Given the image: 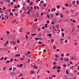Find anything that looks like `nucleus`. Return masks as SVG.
I'll use <instances>...</instances> for the list:
<instances>
[{
  "label": "nucleus",
  "instance_id": "nucleus-1",
  "mask_svg": "<svg viewBox=\"0 0 79 79\" xmlns=\"http://www.w3.org/2000/svg\"><path fill=\"white\" fill-rule=\"evenodd\" d=\"M75 3H76V1H73L72 2V5H73L74 6V4H75Z\"/></svg>",
  "mask_w": 79,
  "mask_h": 79
},
{
  "label": "nucleus",
  "instance_id": "nucleus-2",
  "mask_svg": "<svg viewBox=\"0 0 79 79\" xmlns=\"http://www.w3.org/2000/svg\"><path fill=\"white\" fill-rule=\"evenodd\" d=\"M33 28L34 29H37V27H36V26H35V25H33Z\"/></svg>",
  "mask_w": 79,
  "mask_h": 79
},
{
  "label": "nucleus",
  "instance_id": "nucleus-3",
  "mask_svg": "<svg viewBox=\"0 0 79 79\" xmlns=\"http://www.w3.org/2000/svg\"><path fill=\"white\" fill-rule=\"evenodd\" d=\"M33 73H34V71L31 70L30 72V73L31 74H33Z\"/></svg>",
  "mask_w": 79,
  "mask_h": 79
},
{
  "label": "nucleus",
  "instance_id": "nucleus-4",
  "mask_svg": "<svg viewBox=\"0 0 79 79\" xmlns=\"http://www.w3.org/2000/svg\"><path fill=\"white\" fill-rule=\"evenodd\" d=\"M53 32H55L56 31V30H55V27H54V26L53 27Z\"/></svg>",
  "mask_w": 79,
  "mask_h": 79
},
{
  "label": "nucleus",
  "instance_id": "nucleus-5",
  "mask_svg": "<svg viewBox=\"0 0 79 79\" xmlns=\"http://www.w3.org/2000/svg\"><path fill=\"white\" fill-rule=\"evenodd\" d=\"M15 72H12L11 73V75H15Z\"/></svg>",
  "mask_w": 79,
  "mask_h": 79
},
{
  "label": "nucleus",
  "instance_id": "nucleus-6",
  "mask_svg": "<svg viewBox=\"0 0 79 79\" xmlns=\"http://www.w3.org/2000/svg\"><path fill=\"white\" fill-rule=\"evenodd\" d=\"M50 16L51 18L54 17V15H53V14H51L50 15Z\"/></svg>",
  "mask_w": 79,
  "mask_h": 79
},
{
  "label": "nucleus",
  "instance_id": "nucleus-7",
  "mask_svg": "<svg viewBox=\"0 0 79 79\" xmlns=\"http://www.w3.org/2000/svg\"><path fill=\"white\" fill-rule=\"evenodd\" d=\"M6 2L7 3H10V0H6Z\"/></svg>",
  "mask_w": 79,
  "mask_h": 79
},
{
  "label": "nucleus",
  "instance_id": "nucleus-8",
  "mask_svg": "<svg viewBox=\"0 0 79 79\" xmlns=\"http://www.w3.org/2000/svg\"><path fill=\"white\" fill-rule=\"evenodd\" d=\"M11 43L13 44H16V42H15L11 41Z\"/></svg>",
  "mask_w": 79,
  "mask_h": 79
},
{
  "label": "nucleus",
  "instance_id": "nucleus-9",
  "mask_svg": "<svg viewBox=\"0 0 79 79\" xmlns=\"http://www.w3.org/2000/svg\"><path fill=\"white\" fill-rule=\"evenodd\" d=\"M66 73L67 74H68L69 73V72H68V70H66Z\"/></svg>",
  "mask_w": 79,
  "mask_h": 79
},
{
  "label": "nucleus",
  "instance_id": "nucleus-10",
  "mask_svg": "<svg viewBox=\"0 0 79 79\" xmlns=\"http://www.w3.org/2000/svg\"><path fill=\"white\" fill-rule=\"evenodd\" d=\"M31 35H33V36H34V35H37V34H31Z\"/></svg>",
  "mask_w": 79,
  "mask_h": 79
},
{
  "label": "nucleus",
  "instance_id": "nucleus-11",
  "mask_svg": "<svg viewBox=\"0 0 79 79\" xmlns=\"http://www.w3.org/2000/svg\"><path fill=\"white\" fill-rule=\"evenodd\" d=\"M38 44H42V42H41L40 41H39Z\"/></svg>",
  "mask_w": 79,
  "mask_h": 79
},
{
  "label": "nucleus",
  "instance_id": "nucleus-12",
  "mask_svg": "<svg viewBox=\"0 0 79 79\" xmlns=\"http://www.w3.org/2000/svg\"><path fill=\"white\" fill-rule=\"evenodd\" d=\"M64 60L65 62H67V60L65 59H64Z\"/></svg>",
  "mask_w": 79,
  "mask_h": 79
},
{
  "label": "nucleus",
  "instance_id": "nucleus-13",
  "mask_svg": "<svg viewBox=\"0 0 79 79\" xmlns=\"http://www.w3.org/2000/svg\"><path fill=\"white\" fill-rule=\"evenodd\" d=\"M60 5H58V6H56V7L57 8L59 9L60 8Z\"/></svg>",
  "mask_w": 79,
  "mask_h": 79
},
{
  "label": "nucleus",
  "instance_id": "nucleus-14",
  "mask_svg": "<svg viewBox=\"0 0 79 79\" xmlns=\"http://www.w3.org/2000/svg\"><path fill=\"white\" fill-rule=\"evenodd\" d=\"M73 59L74 60H76V58L75 57H74V56H73Z\"/></svg>",
  "mask_w": 79,
  "mask_h": 79
},
{
  "label": "nucleus",
  "instance_id": "nucleus-15",
  "mask_svg": "<svg viewBox=\"0 0 79 79\" xmlns=\"http://www.w3.org/2000/svg\"><path fill=\"white\" fill-rule=\"evenodd\" d=\"M47 25H48V24H46L45 25V27H47Z\"/></svg>",
  "mask_w": 79,
  "mask_h": 79
},
{
  "label": "nucleus",
  "instance_id": "nucleus-16",
  "mask_svg": "<svg viewBox=\"0 0 79 79\" xmlns=\"http://www.w3.org/2000/svg\"><path fill=\"white\" fill-rule=\"evenodd\" d=\"M10 16H12V15H13V13L10 12Z\"/></svg>",
  "mask_w": 79,
  "mask_h": 79
},
{
  "label": "nucleus",
  "instance_id": "nucleus-17",
  "mask_svg": "<svg viewBox=\"0 0 79 79\" xmlns=\"http://www.w3.org/2000/svg\"><path fill=\"white\" fill-rule=\"evenodd\" d=\"M10 60H7L6 62V63H10Z\"/></svg>",
  "mask_w": 79,
  "mask_h": 79
},
{
  "label": "nucleus",
  "instance_id": "nucleus-18",
  "mask_svg": "<svg viewBox=\"0 0 79 79\" xmlns=\"http://www.w3.org/2000/svg\"><path fill=\"white\" fill-rule=\"evenodd\" d=\"M60 60L61 61H63V58H61Z\"/></svg>",
  "mask_w": 79,
  "mask_h": 79
},
{
  "label": "nucleus",
  "instance_id": "nucleus-19",
  "mask_svg": "<svg viewBox=\"0 0 79 79\" xmlns=\"http://www.w3.org/2000/svg\"><path fill=\"white\" fill-rule=\"evenodd\" d=\"M60 18H63V16L62 15V14H60Z\"/></svg>",
  "mask_w": 79,
  "mask_h": 79
},
{
  "label": "nucleus",
  "instance_id": "nucleus-20",
  "mask_svg": "<svg viewBox=\"0 0 79 79\" xmlns=\"http://www.w3.org/2000/svg\"><path fill=\"white\" fill-rule=\"evenodd\" d=\"M62 36L63 37H64V33H62Z\"/></svg>",
  "mask_w": 79,
  "mask_h": 79
},
{
  "label": "nucleus",
  "instance_id": "nucleus-21",
  "mask_svg": "<svg viewBox=\"0 0 79 79\" xmlns=\"http://www.w3.org/2000/svg\"><path fill=\"white\" fill-rule=\"evenodd\" d=\"M17 43H20V42H19V40H18L17 41Z\"/></svg>",
  "mask_w": 79,
  "mask_h": 79
},
{
  "label": "nucleus",
  "instance_id": "nucleus-22",
  "mask_svg": "<svg viewBox=\"0 0 79 79\" xmlns=\"http://www.w3.org/2000/svg\"><path fill=\"white\" fill-rule=\"evenodd\" d=\"M51 23L52 24H53V25H55V23H54V22H52Z\"/></svg>",
  "mask_w": 79,
  "mask_h": 79
},
{
  "label": "nucleus",
  "instance_id": "nucleus-23",
  "mask_svg": "<svg viewBox=\"0 0 79 79\" xmlns=\"http://www.w3.org/2000/svg\"><path fill=\"white\" fill-rule=\"evenodd\" d=\"M25 37H26V39H28V37H27V35H25Z\"/></svg>",
  "mask_w": 79,
  "mask_h": 79
},
{
  "label": "nucleus",
  "instance_id": "nucleus-24",
  "mask_svg": "<svg viewBox=\"0 0 79 79\" xmlns=\"http://www.w3.org/2000/svg\"><path fill=\"white\" fill-rule=\"evenodd\" d=\"M27 2L28 3H30V0H27Z\"/></svg>",
  "mask_w": 79,
  "mask_h": 79
},
{
  "label": "nucleus",
  "instance_id": "nucleus-25",
  "mask_svg": "<svg viewBox=\"0 0 79 79\" xmlns=\"http://www.w3.org/2000/svg\"><path fill=\"white\" fill-rule=\"evenodd\" d=\"M57 69H61V67H58L57 68Z\"/></svg>",
  "mask_w": 79,
  "mask_h": 79
},
{
  "label": "nucleus",
  "instance_id": "nucleus-26",
  "mask_svg": "<svg viewBox=\"0 0 79 79\" xmlns=\"http://www.w3.org/2000/svg\"><path fill=\"white\" fill-rule=\"evenodd\" d=\"M66 60L67 61H69V58H66Z\"/></svg>",
  "mask_w": 79,
  "mask_h": 79
},
{
  "label": "nucleus",
  "instance_id": "nucleus-27",
  "mask_svg": "<svg viewBox=\"0 0 79 79\" xmlns=\"http://www.w3.org/2000/svg\"><path fill=\"white\" fill-rule=\"evenodd\" d=\"M78 1H77V5H79V3H78Z\"/></svg>",
  "mask_w": 79,
  "mask_h": 79
},
{
  "label": "nucleus",
  "instance_id": "nucleus-28",
  "mask_svg": "<svg viewBox=\"0 0 79 79\" xmlns=\"http://www.w3.org/2000/svg\"><path fill=\"white\" fill-rule=\"evenodd\" d=\"M42 29H45V27H44V26L43 27H42Z\"/></svg>",
  "mask_w": 79,
  "mask_h": 79
},
{
  "label": "nucleus",
  "instance_id": "nucleus-29",
  "mask_svg": "<svg viewBox=\"0 0 79 79\" xmlns=\"http://www.w3.org/2000/svg\"><path fill=\"white\" fill-rule=\"evenodd\" d=\"M23 64H20V67H22V66H23Z\"/></svg>",
  "mask_w": 79,
  "mask_h": 79
},
{
  "label": "nucleus",
  "instance_id": "nucleus-30",
  "mask_svg": "<svg viewBox=\"0 0 79 79\" xmlns=\"http://www.w3.org/2000/svg\"><path fill=\"white\" fill-rule=\"evenodd\" d=\"M52 77H56V75H53Z\"/></svg>",
  "mask_w": 79,
  "mask_h": 79
},
{
  "label": "nucleus",
  "instance_id": "nucleus-31",
  "mask_svg": "<svg viewBox=\"0 0 79 79\" xmlns=\"http://www.w3.org/2000/svg\"><path fill=\"white\" fill-rule=\"evenodd\" d=\"M47 23L48 24H49V23H50L49 21L48 20L47 21Z\"/></svg>",
  "mask_w": 79,
  "mask_h": 79
},
{
  "label": "nucleus",
  "instance_id": "nucleus-32",
  "mask_svg": "<svg viewBox=\"0 0 79 79\" xmlns=\"http://www.w3.org/2000/svg\"><path fill=\"white\" fill-rule=\"evenodd\" d=\"M20 60H23L24 58H20Z\"/></svg>",
  "mask_w": 79,
  "mask_h": 79
},
{
  "label": "nucleus",
  "instance_id": "nucleus-33",
  "mask_svg": "<svg viewBox=\"0 0 79 79\" xmlns=\"http://www.w3.org/2000/svg\"><path fill=\"white\" fill-rule=\"evenodd\" d=\"M70 11L71 12H72V13H73V12H74V10H70Z\"/></svg>",
  "mask_w": 79,
  "mask_h": 79
},
{
  "label": "nucleus",
  "instance_id": "nucleus-34",
  "mask_svg": "<svg viewBox=\"0 0 79 79\" xmlns=\"http://www.w3.org/2000/svg\"><path fill=\"white\" fill-rule=\"evenodd\" d=\"M6 33L7 34H9L10 33V32L9 31H6Z\"/></svg>",
  "mask_w": 79,
  "mask_h": 79
},
{
  "label": "nucleus",
  "instance_id": "nucleus-35",
  "mask_svg": "<svg viewBox=\"0 0 79 79\" xmlns=\"http://www.w3.org/2000/svg\"><path fill=\"white\" fill-rule=\"evenodd\" d=\"M27 14H30V12L27 11Z\"/></svg>",
  "mask_w": 79,
  "mask_h": 79
},
{
  "label": "nucleus",
  "instance_id": "nucleus-36",
  "mask_svg": "<svg viewBox=\"0 0 79 79\" xmlns=\"http://www.w3.org/2000/svg\"><path fill=\"white\" fill-rule=\"evenodd\" d=\"M55 68H56V66H55L54 67H53V69H56Z\"/></svg>",
  "mask_w": 79,
  "mask_h": 79
},
{
  "label": "nucleus",
  "instance_id": "nucleus-37",
  "mask_svg": "<svg viewBox=\"0 0 79 79\" xmlns=\"http://www.w3.org/2000/svg\"><path fill=\"white\" fill-rule=\"evenodd\" d=\"M59 15V13H56V16H58V15Z\"/></svg>",
  "mask_w": 79,
  "mask_h": 79
},
{
  "label": "nucleus",
  "instance_id": "nucleus-38",
  "mask_svg": "<svg viewBox=\"0 0 79 79\" xmlns=\"http://www.w3.org/2000/svg\"><path fill=\"white\" fill-rule=\"evenodd\" d=\"M23 75V74H21L19 75V77H21V76H22Z\"/></svg>",
  "mask_w": 79,
  "mask_h": 79
},
{
  "label": "nucleus",
  "instance_id": "nucleus-39",
  "mask_svg": "<svg viewBox=\"0 0 79 79\" xmlns=\"http://www.w3.org/2000/svg\"><path fill=\"white\" fill-rule=\"evenodd\" d=\"M64 56V54H61V56Z\"/></svg>",
  "mask_w": 79,
  "mask_h": 79
},
{
  "label": "nucleus",
  "instance_id": "nucleus-40",
  "mask_svg": "<svg viewBox=\"0 0 79 79\" xmlns=\"http://www.w3.org/2000/svg\"><path fill=\"white\" fill-rule=\"evenodd\" d=\"M8 43H9V42L8 41V40H7L6 42V44H8Z\"/></svg>",
  "mask_w": 79,
  "mask_h": 79
},
{
  "label": "nucleus",
  "instance_id": "nucleus-41",
  "mask_svg": "<svg viewBox=\"0 0 79 79\" xmlns=\"http://www.w3.org/2000/svg\"><path fill=\"white\" fill-rule=\"evenodd\" d=\"M31 53V52L30 51H29L27 52V54H30Z\"/></svg>",
  "mask_w": 79,
  "mask_h": 79
},
{
  "label": "nucleus",
  "instance_id": "nucleus-42",
  "mask_svg": "<svg viewBox=\"0 0 79 79\" xmlns=\"http://www.w3.org/2000/svg\"><path fill=\"white\" fill-rule=\"evenodd\" d=\"M42 3H44V2L42 1H41L40 2V3H42Z\"/></svg>",
  "mask_w": 79,
  "mask_h": 79
},
{
  "label": "nucleus",
  "instance_id": "nucleus-43",
  "mask_svg": "<svg viewBox=\"0 0 79 79\" xmlns=\"http://www.w3.org/2000/svg\"><path fill=\"white\" fill-rule=\"evenodd\" d=\"M35 22H36V21H37V19H35Z\"/></svg>",
  "mask_w": 79,
  "mask_h": 79
},
{
  "label": "nucleus",
  "instance_id": "nucleus-44",
  "mask_svg": "<svg viewBox=\"0 0 79 79\" xmlns=\"http://www.w3.org/2000/svg\"><path fill=\"white\" fill-rule=\"evenodd\" d=\"M9 70L10 71H11V70H12V68H10L9 69Z\"/></svg>",
  "mask_w": 79,
  "mask_h": 79
},
{
  "label": "nucleus",
  "instance_id": "nucleus-45",
  "mask_svg": "<svg viewBox=\"0 0 79 79\" xmlns=\"http://www.w3.org/2000/svg\"><path fill=\"white\" fill-rule=\"evenodd\" d=\"M63 66H64V68H65V67H66V65H65V64H64L63 65Z\"/></svg>",
  "mask_w": 79,
  "mask_h": 79
},
{
  "label": "nucleus",
  "instance_id": "nucleus-46",
  "mask_svg": "<svg viewBox=\"0 0 79 79\" xmlns=\"http://www.w3.org/2000/svg\"><path fill=\"white\" fill-rule=\"evenodd\" d=\"M57 72L58 73L60 72V70H57Z\"/></svg>",
  "mask_w": 79,
  "mask_h": 79
},
{
  "label": "nucleus",
  "instance_id": "nucleus-47",
  "mask_svg": "<svg viewBox=\"0 0 79 79\" xmlns=\"http://www.w3.org/2000/svg\"><path fill=\"white\" fill-rule=\"evenodd\" d=\"M55 47H56V46H55V45H54L53 47V48H54V49H55Z\"/></svg>",
  "mask_w": 79,
  "mask_h": 79
},
{
  "label": "nucleus",
  "instance_id": "nucleus-48",
  "mask_svg": "<svg viewBox=\"0 0 79 79\" xmlns=\"http://www.w3.org/2000/svg\"><path fill=\"white\" fill-rule=\"evenodd\" d=\"M3 60V57H2L0 59V60Z\"/></svg>",
  "mask_w": 79,
  "mask_h": 79
},
{
  "label": "nucleus",
  "instance_id": "nucleus-49",
  "mask_svg": "<svg viewBox=\"0 0 79 79\" xmlns=\"http://www.w3.org/2000/svg\"><path fill=\"white\" fill-rule=\"evenodd\" d=\"M7 59V57H5L4 58V60H6Z\"/></svg>",
  "mask_w": 79,
  "mask_h": 79
},
{
  "label": "nucleus",
  "instance_id": "nucleus-50",
  "mask_svg": "<svg viewBox=\"0 0 79 79\" xmlns=\"http://www.w3.org/2000/svg\"><path fill=\"white\" fill-rule=\"evenodd\" d=\"M32 4H33V2H31V3H30V5H32Z\"/></svg>",
  "mask_w": 79,
  "mask_h": 79
},
{
  "label": "nucleus",
  "instance_id": "nucleus-51",
  "mask_svg": "<svg viewBox=\"0 0 79 79\" xmlns=\"http://www.w3.org/2000/svg\"><path fill=\"white\" fill-rule=\"evenodd\" d=\"M47 17H48V19H50V16H49V15H48L47 16Z\"/></svg>",
  "mask_w": 79,
  "mask_h": 79
},
{
  "label": "nucleus",
  "instance_id": "nucleus-52",
  "mask_svg": "<svg viewBox=\"0 0 79 79\" xmlns=\"http://www.w3.org/2000/svg\"><path fill=\"white\" fill-rule=\"evenodd\" d=\"M13 61V59H10V61L12 62V61Z\"/></svg>",
  "mask_w": 79,
  "mask_h": 79
},
{
  "label": "nucleus",
  "instance_id": "nucleus-53",
  "mask_svg": "<svg viewBox=\"0 0 79 79\" xmlns=\"http://www.w3.org/2000/svg\"><path fill=\"white\" fill-rule=\"evenodd\" d=\"M46 49H44V50H43V52H46Z\"/></svg>",
  "mask_w": 79,
  "mask_h": 79
},
{
  "label": "nucleus",
  "instance_id": "nucleus-54",
  "mask_svg": "<svg viewBox=\"0 0 79 79\" xmlns=\"http://www.w3.org/2000/svg\"><path fill=\"white\" fill-rule=\"evenodd\" d=\"M47 73H50V71H47Z\"/></svg>",
  "mask_w": 79,
  "mask_h": 79
},
{
  "label": "nucleus",
  "instance_id": "nucleus-55",
  "mask_svg": "<svg viewBox=\"0 0 79 79\" xmlns=\"http://www.w3.org/2000/svg\"><path fill=\"white\" fill-rule=\"evenodd\" d=\"M52 35V34H49V37H51V36Z\"/></svg>",
  "mask_w": 79,
  "mask_h": 79
},
{
  "label": "nucleus",
  "instance_id": "nucleus-56",
  "mask_svg": "<svg viewBox=\"0 0 79 79\" xmlns=\"http://www.w3.org/2000/svg\"><path fill=\"white\" fill-rule=\"evenodd\" d=\"M62 30V32H63L64 31V30H63V29H61Z\"/></svg>",
  "mask_w": 79,
  "mask_h": 79
},
{
  "label": "nucleus",
  "instance_id": "nucleus-57",
  "mask_svg": "<svg viewBox=\"0 0 79 79\" xmlns=\"http://www.w3.org/2000/svg\"><path fill=\"white\" fill-rule=\"evenodd\" d=\"M41 45L42 46H45V45H44V44H41Z\"/></svg>",
  "mask_w": 79,
  "mask_h": 79
},
{
  "label": "nucleus",
  "instance_id": "nucleus-58",
  "mask_svg": "<svg viewBox=\"0 0 79 79\" xmlns=\"http://www.w3.org/2000/svg\"><path fill=\"white\" fill-rule=\"evenodd\" d=\"M17 6L18 8H19V7H20V6H19V5H18Z\"/></svg>",
  "mask_w": 79,
  "mask_h": 79
},
{
  "label": "nucleus",
  "instance_id": "nucleus-59",
  "mask_svg": "<svg viewBox=\"0 0 79 79\" xmlns=\"http://www.w3.org/2000/svg\"><path fill=\"white\" fill-rule=\"evenodd\" d=\"M23 10H26V9H24V7H23Z\"/></svg>",
  "mask_w": 79,
  "mask_h": 79
},
{
  "label": "nucleus",
  "instance_id": "nucleus-60",
  "mask_svg": "<svg viewBox=\"0 0 79 79\" xmlns=\"http://www.w3.org/2000/svg\"><path fill=\"white\" fill-rule=\"evenodd\" d=\"M70 64H73V63L71 61L70 62Z\"/></svg>",
  "mask_w": 79,
  "mask_h": 79
},
{
  "label": "nucleus",
  "instance_id": "nucleus-61",
  "mask_svg": "<svg viewBox=\"0 0 79 79\" xmlns=\"http://www.w3.org/2000/svg\"><path fill=\"white\" fill-rule=\"evenodd\" d=\"M36 7H37V9H38V10H39V7L38 6H36Z\"/></svg>",
  "mask_w": 79,
  "mask_h": 79
},
{
  "label": "nucleus",
  "instance_id": "nucleus-62",
  "mask_svg": "<svg viewBox=\"0 0 79 79\" xmlns=\"http://www.w3.org/2000/svg\"><path fill=\"white\" fill-rule=\"evenodd\" d=\"M12 11H15V9H14L12 10Z\"/></svg>",
  "mask_w": 79,
  "mask_h": 79
},
{
  "label": "nucleus",
  "instance_id": "nucleus-63",
  "mask_svg": "<svg viewBox=\"0 0 79 79\" xmlns=\"http://www.w3.org/2000/svg\"><path fill=\"white\" fill-rule=\"evenodd\" d=\"M6 8L4 7H3V10H5Z\"/></svg>",
  "mask_w": 79,
  "mask_h": 79
},
{
  "label": "nucleus",
  "instance_id": "nucleus-64",
  "mask_svg": "<svg viewBox=\"0 0 79 79\" xmlns=\"http://www.w3.org/2000/svg\"><path fill=\"white\" fill-rule=\"evenodd\" d=\"M53 64H56V62H54Z\"/></svg>",
  "mask_w": 79,
  "mask_h": 79
}]
</instances>
